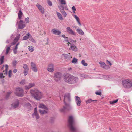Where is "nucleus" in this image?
Masks as SVG:
<instances>
[{"mask_svg": "<svg viewBox=\"0 0 132 132\" xmlns=\"http://www.w3.org/2000/svg\"><path fill=\"white\" fill-rule=\"evenodd\" d=\"M122 84L125 88H130L132 86V82L128 79L123 80Z\"/></svg>", "mask_w": 132, "mask_h": 132, "instance_id": "7", "label": "nucleus"}, {"mask_svg": "<svg viewBox=\"0 0 132 132\" xmlns=\"http://www.w3.org/2000/svg\"><path fill=\"white\" fill-rule=\"evenodd\" d=\"M4 56H2L0 58V65H1L4 62Z\"/></svg>", "mask_w": 132, "mask_h": 132, "instance_id": "28", "label": "nucleus"}, {"mask_svg": "<svg viewBox=\"0 0 132 132\" xmlns=\"http://www.w3.org/2000/svg\"><path fill=\"white\" fill-rule=\"evenodd\" d=\"M28 49L29 51L30 52H32L34 51V47L32 46H31V47H29V48H28Z\"/></svg>", "mask_w": 132, "mask_h": 132, "instance_id": "39", "label": "nucleus"}, {"mask_svg": "<svg viewBox=\"0 0 132 132\" xmlns=\"http://www.w3.org/2000/svg\"><path fill=\"white\" fill-rule=\"evenodd\" d=\"M62 55L64 56L65 59H66L67 60H70V59L72 58L71 56H70L66 54H63Z\"/></svg>", "mask_w": 132, "mask_h": 132, "instance_id": "16", "label": "nucleus"}, {"mask_svg": "<svg viewBox=\"0 0 132 132\" xmlns=\"http://www.w3.org/2000/svg\"><path fill=\"white\" fill-rule=\"evenodd\" d=\"M23 15V13L21 10H20L19 11L18 13V18L19 19H21L22 15Z\"/></svg>", "mask_w": 132, "mask_h": 132, "instance_id": "19", "label": "nucleus"}, {"mask_svg": "<svg viewBox=\"0 0 132 132\" xmlns=\"http://www.w3.org/2000/svg\"><path fill=\"white\" fill-rule=\"evenodd\" d=\"M77 22L78 23V24L80 25V26H81V23L80 22V20H79V19L78 20H76Z\"/></svg>", "mask_w": 132, "mask_h": 132, "instance_id": "59", "label": "nucleus"}, {"mask_svg": "<svg viewBox=\"0 0 132 132\" xmlns=\"http://www.w3.org/2000/svg\"><path fill=\"white\" fill-rule=\"evenodd\" d=\"M103 68L106 69H108L110 68V67L109 65L105 64V65L104 66Z\"/></svg>", "mask_w": 132, "mask_h": 132, "instance_id": "50", "label": "nucleus"}, {"mask_svg": "<svg viewBox=\"0 0 132 132\" xmlns=\"http://www.w3.org/2000/svg\"><path fill=\"white\" fill-rule=\"evenodd\" d=\"M20 37V35L19 34H18L16 35V36L15 38L14 41H16L17 42Z\"/></svg>", "mask_w": 132, "mask_h": 132, "instance_id": "26", "label": "nucleus"}, {"mask_svg": "<svg viewBox=\"0 0 132 132\" xmlns=\"http://www.w3.org/2000/svg\"><path fill=\"white\" fill-rule=\"evenodd\" d=\"M63 78L65 82L71 84L77 83L78 80L77 77L74 76L72 75L67 73L64 74Z\"/></svg>", "mask_w": 132, "mask_h": 132, "instance_id": "2", "label": "nucleus"}, {"mask_svg": "<svg viewBox=\"0 0 132 132\" xmlns=\"http://www.w3.org/2000/svg\"><path fill=\"white\" fill-rule=\"evenodd\" d=\"M31 69L34 72H36L37 71V70L36 67H33L32 68H31Z\"/></svg>", "mask_w": 132, "mask_h": 132, "instance_id": "44", "label": "nucleus"}, {"mask_svg": "<svg viewBox=\"0 0 132 132\" xmlns=\"http://www.w3.org/2000/svg\"><path fill=\"white\" fill-rule=\"evenodd\" d=\"M28 71H26V70H24L23 71V73L24 74V76L26 75L28 73Z\"/></svg>", "mask_w": 132, "mask_h": 132, "instance_id": "54", "label": "nucleus"}, {"mask_svg": "<svg viewBox=\"0 0 132 132\" xmlns=\"http://www.w3.org/2000/svg\"><path fill=\"white\" fill-rule=\"evenodd\" d=\"M45 106V105L44 104H40L39 107L40 108L43 109L44 108V107Z\"/></svg>", "mask_w": 132, "mask_h": 132, "instance_id": "51", "label": "nucleus"}, {"mask_svg": "<svg viewBox=\"0 0 132 132\" xmlns=\"http://www.w3.org/2000/svg\"><path fill=\"white\" fill-rule=\"evenodd\" d=\"M54 66L52 64H51L48 65L47 68V70L49 72H53L54 71Z\"/></svg>", "mask_w": 132, "mask_h": 132, "instance_id": "11", "label": "nucleus"}, {"mask_svg": "<svg viewBox=\"0 0 132 132\" xmlns=\"http://www.w3.org/2000/svg\"><path fill=\"white\" fill-rule=\"evenodd\" d=\"M31 93L32 96L35 99L37 100H40L42 97L41 92L38 90L33 91Z\"/></svg>", "mask_w": 132, "mask_h": 132, "instance_id": "3", "label": "nucleus"}, {"mask_svg": "<svg viewBox=\"0 0 132 132\" xmlns=\"http://www.w3.org/2000/svg\"><path fill=\"white\" fill-rule=\"evenodd\" d=\"M12 71L11 70H10L8 72V76L10 78L12 76Z\"/></svg>", "mask_w": 132, "mask_h": 132, "instance_id": "38", "label": "nucleus"}, {"mask_svg": "<svg viewBox=\"0 0 132 132\" xmlns=\"http://www.w3.org/2000/svg\"><path fill=\"white\" fill-rule=\"evenodd\" d=\"M17 42L16 41H14L13 42L11 43V45L15 44Z\"/></svg>", "mask_w": 132, "mask_h": 132, "instance_id": "63", "label": "nucleus"}, {"mask_svg": "<svg viewBox=\"0 0 132 132\" xmlns=\"http://www.w3.org/2000/svg\"><path fill=\"white\" fill-rule=\"evenodd\" d=\"M48 3L50 6H52V2L50 1V0H47Z\"/></svg>", "mask_w": 132, "mask_h": 132, "instance_id": "49", "label": "nucleus"}, {"mask_svg": "<svg viewBox=\"0 0 132 132\" xmlns=\"http://www.w3.org/2000/svg\"><path fill=\"white\" fill-rule=\"evenodd\" d=\"M25 20L26 23H28L29 22V17H27V18H25Z\"/></svg>", "mask_w": 132, "mask_h": 132, "instance_id": "55", "label": "nucleus"}, {"mask_svg": "<svg viewBox=\"0 0 132 132\" xmlns=\"http://www.w3.org/2000/svg\"><path fill=\"white\" fill-rule=\"evenodd\" d=\"M95 93L96 95H98L99 96H101L102 95L101 92L100 91H96L95 92Z\"/></svg>", "mask_w": 132, "mask_h": 132, "instance_id": "42", "label": "nucleus"}, {"mask_svg": "<svg viewBox=\"0 0 132 132\" xmlns=\"http://www.w3.org/2000/svg\"><path fill=\"white\" fill-rule=\"evenodd\" d=\"M11 45H10L6 49V54H8L9 51L10 50V47H11Z\"/></svg>", "mask_w": 132, "mask_h": 132, "instance_id": "34", "label": "nucleus"}, {"mask_svg": "<svg viewBox=\"0 0 132 132\" xmlns=\"http://www.w3.org/2000/svg\"><path fill=\"white\" fill-rule=\"evenodd\" d=\"M24 106L27 108H28L30 110H31L32 106L31 104L29 102L26 103L24 104Z\"/></svg>", "mask_w": 132, "mask_h": 132, "instance_id": "18", "label": "nucleus"}, {"mask_svg": "<svg viewBox=\"0 0 132 132\" xmlns=\"http://www.w3.org/2000/svg\"><path fill=\"white\" fill-rule=\"evenodd\" d=\"M70 48L72 51L75 52H76L78 50V48L76 47V46L73 44H71Z\"/></svg>", "mask_w": 132, "mask_h": 132, "instance_id": "14", "label": "nucleus"}, {"mask_svg": "<svg viewBox=\"0 0 132 132\" xmlns=\"http://www.w3.org/2000/svg\"><path fill=\"white\" fill-rule=\"evenodd\" d=\"M78 60L76 58H73L72 60L71 61V63H74L76 64L78 62Z\"/></svg>", "mask_w": 132, "mask_h": 132, "instance_id": "29", "label": "nucleus"}, {"mask_svg": "<svg viewBox=\"0 0 132 132\" xmlns=\"http://www.w3.org/2000/svg\"><path fill=\"white\" fill-rule=\"evenodd\" d=\"M39 10L42 14H43L44 12L45 11L43 7L41 9H40Z\"/></svg>", "mask_w": 132, "mask_h": 132, "instance_id": "46", "label": "nucleus"}, {"mask_svg": "<svg viewBox=\"0 0 132 132\" xmlns=\"http://www.w3.org/2000/svg\"><path fill=\"white\" fill-rule=\"evenodd\" d=\"M19 101L18 100H17L16 103H15L14 104V105L13 106V107L14 108H16L18 107L19 105Z\"/></svg>", "mask_w": 132, "mask_h": 132, "instance_id": "24", "label": "nucleus"}, {"mask_svg": "<svg viewBox=\"0 0 132 132\" xmlns=\"http://www.w3.org/2000/svg\"><path fill=\"white\" fill-rule=\"evenodd\" d=\"M14 94L19 97H22L24 95V91L22 88L20 87H17L16 88Z\"/></svg>", "mask_w": 132, "mask_h": 132, "instance_id": "5", "label": "nucleus"}, {"mask_svg": "<svg viewBox=\"0 0 132 132\" xmlns=\"http://www.w3.org/2000/svg\"><path fill=\"white\" fill-rule=\"evenodd\" d=\"M17 63V61L16 60H13L12 63L13 66L15 67L16 66Z\"/></svg>", "mask_w": 132, "mask_h": 132, "instance_id": "36", "label": "nucleus"}, {"mask_svg": "<svg viewBox=\"0 0 132 132\" xmlns=\"http://www.w3.org/2000/svg\"><path fill=\"white\" fill-rule=\"evenodd\" d=\"M73 122L74 121L73 117L72 116H70L69 117L68 120V126L71 131L72 132H75L76 128L73 126Z\"/></svg>", "mask_w": 132, "mask_h": 132, "instance_id": "4", "label": "nucleus"}, {"mask_svg": "<svg viewBox=\"0 0 132 132\" xmlns=\"http://www.w3.org/2000/svg\"><path fill=\"white\" fill-rule=\"evenodd\" d=\"M77 22L78 23V24L80 25V26H81V23L80 22V20H79V19L78 20H76Z\"/></svg>", "mask_w": 132, "mask_h": 132, "instance_id": "58", "label": "nucleus"}, {"mask_svg": "<svg viewBox=\"0 0 132 132\" xmlns=\"http://www.w3.org/2000/svg\"><path fill=\"white\" fill-rule=\"evenodd\" d=\"M29 40L32 41L34 43H36V41L34 40V39H33V38L32 36V35L30 34V35L29 36V37L28 38Z\"/></svg>", "mask_w": 132, "mask_h": 132, "instance_id": "25", "label": "nucleus"}, {"mask_svg": "<svg viewBox=\"0 0 132 132\" xmlns=\"http://www.w3.org/2000/svg\"><path fill=\"white\" fill-rule=\"evenodd\" d=\"M60 2V3L61 5H65L66 4L65 0H59Z\"/></svg>", "mask_w": 132, "mask_h": 132, "instance_id": "32", "label": "nucleus"}, {"mask_svg": "<svg viewBox=\"0 0 132 132\" xmlns=\"http://www.w3.org/2000/svg\"><path fill=\"white\" fill-rule=\"evenodd\" d=\"M57 15L58 18L60 20H63V19L61 15V14L57 12Z\"/></svg>", "mask_w": 132, "mask_h": 132, "instance_id": "23", "label": "nucleus"}, {"mask_svg": "<svg viewBox=\"0 0 132 132\" xmlns=\"http://www.w3.org/2000/svg\"><path fill=\"white\" fill-rule=\"evenodd\" d=\"M99 64L101 67L103 68L104 67V66L105 65V64L103 62H99Z\"/></svg>", "mask_w": 132, "mask_h": 132, "instance_id": "35", "label": "nucleus"}, {"mask_svg": "<svg viewBox=\"0 0 132 132\" xmlns=\"http://www.w3.org/2000/svg\"><path fill=\"white\" fill-rule=\"evenodd\" d=\"M58 7L61 13L65 11L64 6H63L60 5L58 6Z\"/></svg>", "mask_w": 132, "mask_h": 132, "instance_id": "21", "label": "nucleus"}, {"mask_svg": "<svg viewBox=\"0 0 132 132\" xmlns=\"http://www.w3.org/2000/svg\"><path fill=\"white\" fill-rule=\"evenodd\" d=\"M23 68L24 69V70L26 71H28L29 70V68L28 65L26 64H23Z\"/></svg>", "mask_w": 132, "mask_h": 132, "instance_id": "30", "label": "nucleus"}, {"mask_svg": "<svg viewBox=\"0 0 132 132\" xmlns=\"http://www.w3.org/2000/svg\"><path fill=\"white\" fill-rule=\"evenodd\" d=\"M76 31L80 35H84V32L80 27H79L78 29H77Z\"/></svg>", "mask_w": 132, "mask_h": 132, "instance_id": "15", "label": "nucleus"}, {"mask_svg": "<svg viewBox=\"0 0 132 132\" xmlns=\"http://www.w3.org/2000/svg\"><path fill=\"white\" fill-rule=\"evenodd\" d=\"M50 121L51 123H53L54 121V118H51V119Z\"/></svg>", "mask_w": 132, "mask_h": 132, "instance_id": "60", "label": "nucleus"}, {"mask_svg": "<svg viewBox=\"0 0 132 132\" xmlns=\"http://www.w3.org/2000/svg\"><path fill=\"white\" fill-rule=\"evenodd\" d=\"M31 68L36 67V65L33 62H31Z\"/></svg>", "mask_w": 132, "mask_h": 132, "instance_id": "41", "label": "nucleus"}, {"mask_svg": "<svg viewBox=\"0 0 132 132\" xmlns=\"http://www.w3.org/2000/svg\"><path fill=\"white\" fill-rule=\"evenodd\" d=\"M36 6L39 10L40 9H41L43 7L42 6L38 3L37 4Z\"/></svg>", "mask_w": 132, "mask_h": 132, "instance_id": "40", "label": "nucleus"}, {"mask_svg": "<svg viewBox=\"0 0 132 132\" xmlns=\"http://www.w3.org/2000/svg\"><path fill=\"white\" fill-rule=\"evenodd\" d=\"M72 9L73 10V12L74 13H75V11L76 10V9L74 6H73L72 8Z\"/></svg>", "mask_w": 132, "mask_h": 132, "instance_id": "48", "label": "nucleus"}, {"mask_svg": "<svg viewBox=\"0 0 132 132\" xmlns=\"http://www.w3.org/2000/svg\"><path fill=\"white\" fill-rule=\"evenodd\" d=\"M5 77V76H3V73H1L0 74V78H4Z\"/></svg>", "mask_w": 132, "mask_h": 132, "instance_id": "57", "label": "nucleus"}, {"mask_svg": "<svg viewBox=\"0 0 132 132\" xmlns=\"http://www.w3.org/2000/svg\"><path fill=\"white\" fill-rule=\"evenodd\" d=\"M35 115L36 116V119H38L39 118V116L37 113H33L32 114V116H33Z\"/></svg>", "mask_w": 132, "mask_h": 132, "instance_id": "33", "label": "nucleus"}, {"mask_svg": "<svg viewBox=\"0 0 132 132\" xmlns=\"http://www.w3.org/2000/svg\"><path fill=\"white\" fill-rule=\"evenodd\" d=\"M97 101V100H93L91 99H89L86 101V103L87 104L90 103L92 102H94L96 103Z\"/></svg>", "mask_w": 132, "mask_h": 132, "instance_id": "17", "label": "nucleus"}, {"mask_svg": "<svg viewBox=\"0 0 132 132\" xmlns=\"http://www.w3.org/2000/svg\"><path fill=\"white\" fill-rule=\"evenodd\" d=\"M79 76L80 77L84 78L85 77V76L84 75L82 74H79Z\"/></svg>", "mask_w": 132, "mask_h": 132, "instance_id": "53", "label": "nucleus"}, {"mask_svg": "<svg viewBox=\"0 0 132 132\" xmlns=\"http://www.w3.org/2000/svg\"><path fill=\"white\" fill-rule=\"evenodd\" d=\"M107 62L108 63V64H109L111 66L112 65L111 63V62L108 60H107Z\"/></svg>", "mask_w": 132, "mask_h": 132, "instance_id": "64", "label": "nucleus"}, {"mask_svg": "<svg viewBox=\"0 0 132 132\" xmlns=\"http://www.w3.org/2000/svg\"><path fill=\"white\" fill-rule=\"evenodd\" d=\"M66 31L69 34L73 35H76V33L74 32L72 29H71L69 27H67L66 28Z\"/></svg>", "mask_w": 132, "mask_h": 132, "instance_id": "10", "label": "nucleus"}, {"mask_svg": "<svg viewBox=\"0 0 132 132\" xmlns=\"http://www.w3.org/2000/svg\"><path fill=\"white\" fill-rule=\"evenodd\" d=\"M35 84L34 83H29L28 86H25V89L26 90H28L30 88L34 86Z\"/></svg>", "mask_w": 132, "mask_h": 132, "instance_id": "12", "label": "nucleus"}, {"mask_svg": "<svg viewBox=\"0 0 132 132\" xmlns=\"http://www.w3.org/2000/svg\"><path fill=\"white\" fill-rule=\"evenodd\" d=\"M30 34V33L29 32L26 35L23 37L22 40H26L27 39H28Z\"/></svg>", "mask_w": 132, "mask_h": 132, "instance_id": "22", "label": "nucleus"}, {"mask_svg": "<svg viewBox=\"0 0 132 132\" xmlns=\"http://www.w3.org/2000/svg\"><path fill=\"white\" fill-rule=\"evenodd\" d=\"M75 98L76 103L77 105L78 106H80L81 102L80 98L78 96H76L75 97Z\"/></svg>", "mask_w": 132, "mask_h": 132, "instance_id": "9", "label": "nucleus"}, {"mask_svg": "<svg viewBox=\"0 0 132 132\" xmlns=\"http://www.w3.org/2000/svg\"><path fill=\"white\" fill-rule=\"evenodd\" d=\"M74 18L76 20L79 19V18L77 16L75 15H74Z\"/></svg>", "mask_w": 132, "mask_h": 132, "instance_id": "56", "label": "nucleus"}, {"mask_svg": "<svg viewBox=\"0 0 132 132\" xmlns=\"http://www.w3.org/2000/svg\"><path fill=\"white\" fill-rule=\"evenodd\" d=\"M71 101L70 94L69 93L65 94L64 96V102L65 105L63 107L60 109L61 112L64 113L69 111L71 109L70 106V103Z\"/></svg>", "mask_w": 132, "mask_h": 132, "instance_id": "1", "label": "nucleus"}, {"mask_svg": "<svg viewBox=\"0 0 132 132\" xmlns=\"http://www.w3.org/2000/svg\"><path fill=\"white\" fill-rule=\"evenodd\" d=\"M34 113H37V107H35L34 109Z\"/></svg>", "mask_w": 132, "mask_h": 132, "instance_id": "61", "label": "nucleus"}, {"mask_svg": "<svg viewBox=\"0 0 132 132\" xmlns=\"http://www.w3.org/2000/svg\"><path fill=\"white\" fill-rule=\"evenodd\" d=\"M25 80L24 79L22 80L21 81H20L19 82V83L21 85H24L25 84Z\"/></svg>", "mask_w": 132, "mask_h": 132, "instance_id": "43", "label": "nucleus"}, {"mask_svg": "<svg viewBox=\"0 0 132 132\" xmlns=\"http://www.w3.org/2000/svg\"><path fill=\"white\" fill-rule=\"evenodd\" d=\"M118 99H117L113 101H110L109 103L113 105L116 103L118 101Z\"/></svg>", "mask_w": 132, "mask_h": 132, "instance_id": "27", "label": "nucleus"}, {"mask_svg": "<svg viewBox=\"0 0 132 132\" xmlns=\"http://www.w3.org/2000/svg\"><path fill=\"white\" fill-rule=\"evenodd\" d=\"M39 113L42 115H43L46 113H48V111L45 110H42L41 109H39Z\"/></svg>", "mask_w": 132, "mask_h": 132, "instance_id": "20", "label": "nucleus"}, {"mask_svg": "<svg viewBox=\"0 0 132 132\" xmlns=\"http://www.w3.org/2000/svg\"><path fill=\"white\" fill-rule=\"evenodd\" d=\"M24 22L22 20H20L19 21L18 25V28L19 29H23L25 26V25L23 24Z\"/></svg>", "mask_w": 132, "mask_h": 132, "instance_id": "8", "label": "nucleus"}, {"mask_svg": "<svg viewBox=\"0 0 132 132\" xmlns=\"http://www.w3.org/2000/svg\"><path fill=\"white\" fill-rule=\"evenodd\" d=\"M61 13L64 17H66L67 16V13L65 11L61 12Z\"/></svg>", "mask_w": 132, "mask_h": 132, "instance_id": "45", "label": "nucleus"}, {"mask_svg": "<svg viewBox=\"0 0 132 132\" xmlns=\"http://www.w3.org/2000/svg\"><path fill=\"white\" fill-rule=\"evenodd\" d=\"M12 92H7V94L6 95L5 97V99L6 100H7L10 96V94Z\"/></svg>", "mask_w": 132, "mask_h": 132, "instance_id": "31", "label": "nucleus"}, {"mask_svg": "<svg viewBox=\"0 0 132 132\" xmlns=\"http://www.w3.org/2000/svg\"><path fill=\"white\" fill-rule=\"evenodd\" d=\"M69 40L70 42L72 43H75L76 42V41L73 40L72 39L69 38Z\"/></svg>", "mask_w": 132, "mask_h": 132, "instance_id": "52", "label": "nucleus"}, {"mask_svg": "<svg viewBox=\"0 0 132 132\" xmlns=\"http://www.w3.org/2000/svg\"><path fill=\"white\" fill-rule=\"evenodd\" d=\"M5 67L6 68L5 69V73L7 74V71L8 70V66L7 64H6L5 65Z\"/></svg>", "mask_w": 132, "mask_h": 132, "instance_id": "47", "label": "nucleus"}, {"mask_svg": "<svg viewBox=\"0 0 132 132\" xmlns=\"http://www.w3.org/2000/svg\"><path fill=\"white\" fill-rule=\"evenodd\" d=\"M52 31H53V33L55 35H59L61 33V31L57 30L56 29H53Z\"/></svg>", "mask_w": 132, "mask_h": 132, "instance_id": "13", "label": "nucleus"}, {"mask_svg": "<svg viewBox=\"0 0 132 132\" xmlns=\"http://www.w3.org/2000/svg\"><path fill=\"white\" fill-rule=\"evenodd\" d=\"M81 63L84 66H86L88 65L85 62V61L84 60H82Z\"/></svg>", "mask_w": 132, "mask_h": 132, "instance_id": "37", "label": "nucleus"}, {"mask_svg": "<svg viewBox=\"0 0 132 132\" xmlns=\"http://www.w3.org/2000/svg\"><path fill=\"white\" fill-rule=\"evenodd\" d=\"M62 36L63 38H64V39H68V38L67 37H66L65 36V35H64V34H63L62 35Z\"/></svg>", "mask_w": 132, "mask_h": 132, "instance_id": "62", "label": "nucleus"}, {"mask_svg": "<svg viewBox=\"0 0 132 132\" xmlns=\"http://www.w3.org/2000/svg\"><path fill=\"white\" fill-rule=\"evenodd\" d=\"M62 74L60 72H57L54 73L53 78L54 80L56 82L60 81L62 78Z\"/></svg>", "mask_w": 132, "mask_h": 132, "instance_id": "6", "label": "nucleus"}]
</instances>
